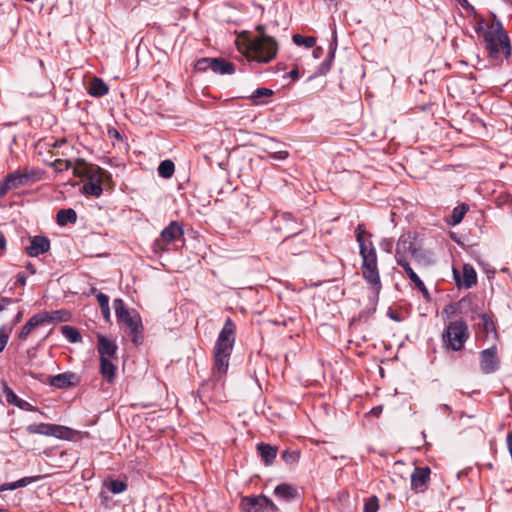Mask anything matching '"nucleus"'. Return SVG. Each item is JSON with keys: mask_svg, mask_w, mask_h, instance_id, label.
Here are the masks:
<instances>
[{"mask_svg": "<svg viewBox=\"0 0 512 512\" xmlns=\"http://www.w3.org/2000/svg\"><path fill=\"white\" fill-rule=\"evenodd\" d=\"M158 174L164 179H169L173 176L175 165L171 160H163L158 166Z\"/></svg>", "mask_w": 512, "mask_h": 512, "instance_id": "nucleus-33", "label": "nucleus"}, {"mask_svg": "<svg viewBox=\"0 0 512 512\" xmlns=\"http://www.w3.org/2000/svg\"><path fill=\"white\" fill-rule=\"evenodd\" d=\"M289 156L287 151H277L269 153V158L273 160L283 161Z\"/></svg>", "mask_w": 512, "mask_h": 512, "instance_id": "nucleus-54", "label": "nucleus"}, {"mask_svg": "<svg viewBox=\"0 0 512 512\" xmlns=\"http://www.w3.org/2000/svg\"><path fill=\"white\" fill-rule=\"evenodd\" d=\"M98 347L97 351L99 353L100 359L103 358H113L116 357L117 345L107 337L99 334L98 337Z\"/></svg>", "mask_w": 512, "mask_h": 512, "instance_id": "nucleus-19", "label": "nucleus"}, {"mask_svg": "<svg viewBox=\"0 0 512 512\" xmlns=\"http://www.w3.org/2000/svg\"><path fill=\"white\" fill-rule=\"evenodd\" d=\"M13 302H15V300L12 298L1 297L0 298V312L3 311L8 305L12 304Z\"/></svg>", "mask_w": 512, "mask_h": 512, "instance_id": "nucleus-58", "label": "nucleus"}, {"mask_svg": "<svg viewBox=\"0 0 512 512\" xmlns=\"http://www.w3.org/2000/svg\"><path fill=\"white\" fill-rule=\"evenodd\" d=\"M41 478H42L41 475L30 476V477H23V478H21V479L16 481L17 489L18 488H22V487H26L27 485H29L31 483L37 482Z\"/></svg>", "mask_w": 512, "mask_h": 512, "instance_id": "nucleus-50", "label": "nucleus"}, {"mask_svg": "<svg viewBox=\"0 0 512 512\" xmlns=\"http://www.w3.org/2000/svg\"><path fill=\"white\" fill-rule=\"evenodd\" d=\"M411 255L415 259V261H417L418 263H424V264L430 263V258L428 256V253L421 248H418L415 246Z\"/></svg>", "mask_w": 512, "mask_h": 512, "instance_id": "nucleus-44", "label": "nucleus"}, {"mask_svg": "<svg viewBox=\"0 0 512 512\" xmlns=\"http://www.w3.org/2000/svg\"><path fill=\"white\" fill-rule=\"evenodd\" d=\"M468 210H469V207L465 203H462V204L456 206L452 210V213H451L448 223L452 226L458 225L463 220V218Z\"/></svg>", "mask_w": 512, "mask_h": 512, "instance_id": "nucleus-30", "label": "nucleus"}, {"mask_svg": "<svg viewBox=\"0 0 512 512\" xmlns=\"http://www.w3.org/2000/svg\"><path fill=\"white\" fill-rule=\"evenodd\" d=\"M222 342L235 343L236 340V325L233 320L228 317L217 337Z\"/></svg>", "mask_w": 512, "mask_h": 512, "instance_id": "nucleus-25", "label": "nucleus"}, {"mask_svg": "<svg viewBox=\"0 0 512 512\" xmlns=\"http://www.w3.org/2000/svg\"><path fill=\"white\" fill-rule=\"evenodd\" d=\"M22 176H25V182L26 184L35 183L43 178L44 171L39 169H25L24 171H21Z\"/></svg>", "mask_w": 512, "mask_h": 512, "instance_id": "nucleus-38", "label": "nucleus"}, {"mask_svg": "<svg viewBox=\"0 0 512 512\" xmlns=\"http://www.w3.org/2000/svg\"><path fill=\"white\" fill-rule=\"evenodd\" d=\"M500 357L498 355L497 344L493 343L490 347L480 351L479 365L483 374H493L500 368Z\"/></svg>", "mask_w": 512, "mask_h": 512, "instance_id": "nucleus-7", "label": "nucleus"}, {"mask_svg": "<svg viewBox=\"0 0 512 512\" xmlns=\"http://www.w3.org/2000/svg\"><path fill=\"white\" fill-rule=\"evenodd\" d=\"M387 315L390 319H392L395 322L402 321L401 315L399 313H397L396 311L392 310L391 308L388 309Z\"/></svg>", "mask_w": 512, "mask_h": 512, "instance_id": "nucleus-57", "label": "nucleus"}, {"mask_svg": "<svg viewBox=\"0 0 512 512\" xmlns=\"http://www.w3.org/2000/svg\"><path fill=\"white\" fill-rule=\"evenodd\" d=\"M379 509V500L375 495L370 496L364 504V512H377Z\"/></svg>", "mask_w": 512, "mask_h": 512, "instance_id": "nucleus-46", "label": "nucleus"}, {"mask_svg": "<svg viewBox=\"0 0 512 512\" xmlns=\"http://www.w3.org/2000/svg\"><path fill=\"white\" fill-rule=\"evenodd\" d=\"M6 178L8 179V182H10L13 190L27 185L25 182V176H22L21 171L19 170L7 174Z\"/></svg>", "mask_w": 512, "mask_h": 512, "instance_id": "nucleus-36", "label": "nucleus"}, {"mask_svg": "<svg viewBox=\"0 0 512 512\" xmlns=\"http://www.w3.org/2000/svg\"><path fill=\"white\" fill-rule=\"evenodd\" d=\"M184 235L182 225L177 221H171L160 233V236L154 241L153 248L155 252L166 251V246Z\"/></svg>", "mask_w": 512, "mask_h": 512, "instance_id": "nucleus-6", "label": "nucleus"}, {"mask_svg": "<svg viewBox=\"0 0 512 512\" xmlns=\"http://www.w3.org/2000/svg\"><path fill=\"white\" fill-rule=\"evenodd\" d=\"M56 221L59 226L74 224L77 221V213L72 208L61 209L57 212Z\"/></svg>", "mask_w": 512, "mask_h": 512, "instance_id": "nucleus-29", "label": "nucleus"}, {"mask_svg": "<svg viewBox=\"0 0 512 512\" xmlns=\"http://www.w3.org/2000/svg\"><path fill=\"white\" fill-rule=\"evenodd\" d=\"M13 190L6 176L0 181V199H2L9 191Z\"/></svg>", "mask_w": 512, "mask_h": 512, "instance_id": "nucleus-52", "label": "nucleus"}, {"mask_svg": "<svg viewBox=\"0 0 512 512\" xmlns=\"http://www.w3.org/2000/svg\"><path fill=\"white\" fill-rule=\"evenodd\" d=\"M210 61H211V58H208V57L198 59L195 63V69L199 72H205L208 69L211 70L212 64H210Z\"/></svg>", "mask_w": 512, "mask_h": 512, "instance_id": "nucleus-49", "label": "nucleus"}, {"mask_svg": "<svg viewBox=\"0 0 512 512\" xmlns=\"http://www.w3.org/2000/svg\"><path fill=\"white\" fill-rule=\"evenodd\" d=\"M43 323H54V322H67L71 318V313L65 309L55 310V311H43L40 312Z\"/></svg>", "mask_w": 512, "mask_h": 512, "instance_id": "nucleus-22", "label": "nucleus"}, {"mask_svg": "<svg viewBox=\"0 0 512 512\" xmlns=\"http://www.w3.org/2000/svg\"><path fill=\"white\" fill-rule=\"evenodd\" d=\"M211 70L216 74H233L235 72V65L224 58H211Z\"/></svg>", "mask_w": 512, "mask_h": 512, "instance_id": "nucleus-23", "label": "nucleus"}, {"mask_svg": "<svg viewBox=\"0 0 512 512\" xmlns=\"http://www.w3.org/2000/svg\"><path fill=\"white\" fill-rule=\"evenodd\" d=\"M79 376L73 372L60 373L54 376H48V383L58 389H67L78 385Z\"/></svg>", "mask_w": 512, "mask_h": 512, "instance_id": "nucleus-17", "label": "nucleus"}, {"mask_svg": "<svg viewBox=\"0 0 512 512\" xmlns=\"http://www.w3.org/2000/svg\"><path fill=\"white\" fill-rule=\"evenodd\" d=\"M17 489L16 481L11 483H4L0 486V492L8 491V490H15Z\"/></svg>", "mask_w": 512, "mask_h": 512, "instance_id": "nucleus-59", "label": "nucleus"}, {"mask_svg": "<svg viewBox=\"0 0 512 512\" xmlns=\"http://www.w3.org/2000/svg\"><path fill=\"white\" fill-rule=\"evenodd\" d=\"M256 450L266 466H269L274 462L278 452L277 446L263 442L256 445Z\"/></svg>", "mask_w": 512, "mask_h": 512, "instance_id": "nucleus-21", "label": "nucleus"}, {"mask_svg": "<svg viewBox=\"0 0 512 512\" xmlns=\"http://www.w3.org/2000/svg\"><path fill=\"white\" fill-rule=\"evenodd\" d=\"M337 49V38L334 34L333 40L329 44V51L326 59L320 64L317 69L316 75H326L332 66V62L335 58V52Z\"/></svg>", "mask_w": 512, "mask_h": 512, "instance_id": "nucleus-24", "label": "nucleus"}, {"mask_svg": "<svg viewBox=\"0 0 512 512\" xmlns=\"http://www.w3.org/2000/svg\"><path fill=\"white\" fill-rule=\"evenodd\" d=\"M287 75L293 80H297L299 78V71L297 69H293Z\"/></svg>", "mask_w": 512, "mask_h": 512, "instance_id": "nucleus-64", "label": "nucleus"}, {"mask_svg": "<svg viewBox=\"0 0 512 512\" xmlns=\"http://www.w3.org/2000/svg\"><path fill=\"white\" fill-rule=\"evenodd\" d=\"M113 307L115 310V314L117 319L125 324L127 328L130 330V335L132 337V342L135 344H139L142 341V321L139 314L135 311H130L124 301L120 298H117L113 301Z\"/></svg>", "mask_w": 512, "mask_h": 512, "instance_id": "nucleus-4", "label": "nucleus"}, {"mask_svg": "<svg viewBox=\"0 0 512 512\" xmlns=\"http://www.w3.org/2000/svg\"><path fill=\"white\" fill-rule=\"evenodd\" d=\"M379 246L381 250L385 251L386 253H391L393 250L394 241L392 238H383L380 241Z\"/></svg>", "mask_w": 512, "mask_h": 512, "instance_id": "nucleus-51", "label": "nucleus"}, {"mask_svg": "<svg viewBox=\"0 0 512 512\" xmlns=\"http://www.w3.org/2000/svg\"><path fill=\"white\" fill-rule=\"evenodd\" d=\"M359 245V254L362 259L361 271L362 277L373 289L376 295H379L382 284L378 269L377 252L373 242L366 239L357 242Z\"/></svg>", "mask_w": 512, "mask_h": 512, "instance_id": "nucleus-1", "label": "nucleus"}, {"mask_svg": "<svg viewBox=\"0 0 512 512\" xmlns=\"http://www.w3.org/2000/svg\"><path fill=\"white\" fill-rule=\"evenodd\" d=\"M283 246L287 252L292 255H298L305 252L309 246L303 232L295 233L284 239Z\"/></svg>", "mask_w": 512, "mask_h": 512, "instance_id": "nucleus-14", "label": "nucleus"}, {"mask_svg": "<svg viewBox=\"0 0 512 512\" xmlns=\"http://www.w3.org/2000/svg\"><path fill=\"white\" fill-rule=\"evenodd\" d=\"M50 166L55 170V172L61 173L63 171L69 170L72 164L69 160L56 159L55 161L50 163Z\"/></svg>", "mask_w": 512, "mask_h": 512, "instance_id": "nucleus-45", "label": "nucleus"}, {"mask_svg": "<svg viewBox=\"0 0 512 512\" xmlns=\"http://www.w3.org/2000/svg\"><path fill=\"white\" fill-rule=\"evenodd\" d=\"M26 431L29 434L53 436L59 439H69L72 434V430L68 427L49 423H38L28 425L26 427Z\"/></svg>", "mask_w": 512, "mask_h": 512, "instance_id": "nucleus-8", "label": "nucleus"}, {"mask_svg": "<svg viewBox=\"0 0 512 512\" xmlns=\"http://www.w3.org/2000/svg\"><path fill=\"white\" fill-rule=\"evenodd\" d=\"M399 266H401L405 273L407 274V277L409 278V280L411 282H413L415 284V286L419 285L421 282H423L419 276L415 273V271L411 268L410 264L408 263V261H402L401 264H399Z\"/></svg>", "mask_w": 512, "mask_h": 512, "instance_id": "nucleus-42", "label": "nucleus"}, {"mask_svg": "<svg viewBox=\"0 0 512 512\" xmlns=\"http://www.w3.org/2000/svg\"><path fill=\"white\" fill-rule=\"evenodd\" d=\"M61 332L70 343H78L82 341L80 332L73 326H62Z\"/></svg>", "mask_w": 512, "mask_h": 512, "instance_id": "nucleus-34", "label": "nucleus"}, {"mask_svg": "<svg viewBox=\"0 0 512 512\" xmlns=\"http://www.w3.org/2000/svg\"><path fill=\"white\" fill-rule=\"evenodd\" d=\"M431 470L428 466L415 467L411 474V488L415 492H424L428 489Z\"/></svg>", "mask_w": 512, "mask_h": 512, "instance_id": "nucleus-13", "label": "nucleus"}, {"mask_svg": "<svg viewBox=\"0 0 512 512\" xmlns=\"http://www.w3.org/2000/svg\"><path fill=\"white\" fill-rule=\"evenodd\" d=\"M415 237L411 235V233L403 234L399 237L396 244V253L395 259L397 264H401L402 261H407V254H412L413 249L415 248L414 244Z\"/></svg>", "mask_w": 512, "mask_h": 512, "instance_id": "nucleus-15", "label": "nucleus"}, {"mask_svg": "<svg viewBox=\"0 0 512 512\" xmlns=\"http://www.w3.org/2000/svg\"><path fill=\"white\" fill-rule=\"evenodd\" d=\"M10 331H11V328L6 329L5 326H2L0 328V353L5 349L8 341H9Z\"/></svg>", "mask_w": 512, "mask_h": 512, "instance_id": "nucleus-48", "label": "nucleus"}, {"mask_svg": "<svg viewBox=\"0 0 512 512\" xmlns=\"http://www.w3.org/2000/svg\"><path fill=\"white\" fill-rule=\"evenodd\" d=\"M256 30L260 35L249 42V53L251 54L252 60L261 63H269L277 55V42L273 37L265 34V28L263 25H258Z\"/></svg>", "mask_w": 512, "mask_h": 512, "instance_id": "nucleus-2", "label": "nucleus"}, {"mask_svg": "<svg viewBox=\"0 0 512 512\" xmlns=\"http://www.w3.org/2000/svg\"><path fill=\"white\" fill-rule=\"evenodd\" d=\"M453 278L458 288L470 289L477 283V273L472 265L464 264L462 274L453 268Z\"/></svg>", "mask_w": 512, "mask_h": 512, "instance_id": "nucleus-12", "label": "nucleus"}, {"mask_svg": "<svg viewBox=\"0 0 512 512\" xmlns=\"http://www.w3.org/2000/svg\"><path fill=\"white\" fill-rule=\"evenodd\" d=\"M285 463L293 465L298 462L300 452L297 450H284L281 455Z\"/></svg>", "mask_w": 512, "mask_h": 512, "instance_id": "nucleus-43", "label": "nucleus"}, {"mask_svg": "<svg viewBox=\"0 0 512 512\" xmlns=\"http://www.w3.org/2000/svg\"><path fill=\"white\" fill-rule=\"evenodd\" d=\"M234 344L229 342H222L217 339L214 347V353L222 354L224 356H231Z\"/></svg>", "mask_w": 512, "mask_h": 512, "instance_id": "nucleus-39", "label": "nucleus"}, {"mask_svg": "<svg viewBox=\"0 0 512 512\" xmlns=\"http://www.w3.org/2000/svg\"><path fill=\"white\" fill-rule=\"evenodd\" d=\"M82 190L83 193L95 197H100L103 192L102 186L100 184H95L88 181L84 183Z\"/></svg>", "mask_w": 512, "mask_h": 512, "instance_id": "nucleus-40", "label": "nucleus"}, {"mask_svg": "<svg viewBox=\"0 0 512 512\" xmlns=\"http://www.w3.org/2000/svg\"><path fill=\"white\" fill-rule=\"evenodd\" d=\"M16 283L24 286L26 284V276L25 274L23 273H19L17 276H16Z\"/></svg>", "mask_w": 512, "mask_h": 512, "instance_id": "nucleus-61", "label": "nucleus"}, {"mask_svg": "<svg viewBox=\"0 0 512 512\" xmlns=\"http://www.w3.org/2000/svg\"><path fill=\"white\" fill-rule=\"evenodd\" d=\"M30 245L25 248L30 257H37L50 249V240L46 236L35 235L29 237Z\"/></svg>", "mask_w": 512, "mask_h": 512, "instance_id": "nucleus-16", "label": "nucleus"}, {"mask_svg": "<svg viewBox=\"0 0 512 512\" xmlns=\"http://www.w3.org/2000/svg\"><path fill=\"white\" fill-rule=\"evenodd\" d=\"M469 337V328L464 319L450 321L441 335L443 348L453 352L462 351Z\"/></svg>", "mask_w": 512, "mask_h": 512, "instance_id": "nucleus-3", "label": "nucleus"}, {"mask_svg": "<svg viewBox=\"0 0 512 512\" xmlns=\"http://www.w3.org/2000/svg\"><path fill=\"white\" fill-rule=\"evenodd\" d=\"M274 92L268 88H257L250 96L252 103L256 105L264 104L266 101L264 98L271 97Z\"/></svg>", "mask_w": 512, "mask_h": 512, "instance_id": "nucleus-31", "label": "nucleus"}, {"mask_svg": "<svg viewBox=\"0 0 512 512\" xmlns=\"http://www.w3.org/2000/svg\"><path fill=\"white\" fill-rule=\"evenodd\" d=\"M44 325L43 318L39 313L33 315L26 324L21 328L18 333V338L20 340H26L29 334L37 327Z\"/></svg>", "mask_w": 512, "mask_h": 512, "instance_id": "nucleus-26", "label": "nucleus"}, {"mask_svg": "<svg viewBox=\"0 0 512 512\" xmlns=\"http://www.w3.org/2000/svg\"><path fill=\"white\" fill-rule=\"evenodd\" d=\"M293 42L298 46H305L307 48H312L316 44L315 37H305L300 34H294L292 36Z\"/></svg>", "mask_w": 512, "mask_h": 512, "instance_id": "nucleus-41", "label": "nucleus"}, {"mask_svg": "<svg viewBox=\"0 0 512 512\" xmlns=\"http://www.w3.org/2000/svg\"><path fill=\"white\" fill-rule=\"evenodd\" d=\"M116 370L117 367L110 358L102 357V359H100V374L108 383H112L114 381Z\"/></svg>", "mask_w": 512, "mask_h": 512, "instance_id": "nucleus-28", "label": "nucleus"}, {"mask_svg": "<svg viewBox=\"0 0 512 512\" xmlns=\"http://www.w3.org/2000/svg\"><path fill=\"white\" fill-rule=\"evenodd\" d=\"M370 413L376 417H379L380 414L382 413V406H376V407H373L370 411Z\"/></svg>", "mask_w": 512, "mask_h": 512, "instance_id": "nucleus-62", "label": "nucleus"}, {"mask_svg": "<svg viewBox=\"0 0 512 512\" xmlns=\"http://www.w3.org/2000/svg\"><path fill=\"white\" fill-rule=\"evenodd\" d=\"M0 388L2 390L3 395L5 396V399L7 403L14 405L20 409H24L26 406H29V410H34V408L31 407V405L26 402L25 400L20 399L14 391L8 386L7 382L2 381L0 383Z\"/></svg>", "mask_w": 512, "mask_h": 512, "instance_id": "nucleus-20", "label": "nucleus"}, {"mask_svg": "<svg viewBox=\"0 0 512 512\" xmlns=\"http://www.w3.org/2000/svg\"><path fill=\"white\" fill-rule=\"evenodd\" d=\"M77 162L85 167L83 170L75 167L73 169V175L75 177H86L88 182L100 184L102 186L103 179L107 175L105 170L96 165H87L82 159H78Z\"/></svg>", "mask_w": 512, "mask_h": 512, "instance_id": "nucleus-11", "label": "nucleus"}, {"mask_svg": "<svg viewBox=\"0 0 512 512\" xmlns=\"http://www.w3.org/2000/svg\"><path fill=\"white\" fill-rule=\"evenodd\" d=\"M229 359L230 356L214 353V370L220 375L225 374L229 367Z\"/></svg>", "mask_w": 512, "mask_h": 512, "instance_id": "nucleus-32", "label": "nucleus"}, {"mask_svg": "<svg viewBox=\"0 0 512 512\" xmlns=\"http://www.w3.org/2000/svg\"><path fill=\"white\" fill-rule=\"evenodd\" d=\"M242 512H277L278 508L264 495L246 496L241 501Z\"/></svg>", "mask_w": 512, "mask_h": 512, "instance_id": "nucleus-9", "label": "nucleus"}, {"mask_svg": "<svg viewBox=\"0 0 512 512\" xmlns=\"http://www.w3.org/2000/svg\"><path fill=\"white\" fill-rule=\"evenodd\" d=\"M102 315L104 319L108 322L110 320V308L109 306L106 309H101Z\"/></svg>", "mask_w": 512, "mask_h": 512, "instance_id": "nucleus-63", "label": "nucleus"}, {"mask_svg": "<svg viewBox=\"0 0 512 512\" xmlns=\"http://www.w3.org/2000/svg\"><path fill=\"white\" fill-rule=\"evenodd\" d=\"M485 30H486V29L484 28V21H483V20L479 21V22L477 23V25L475 26V32H476L477 34H480V33H482V34H483Z\"/></svg>", "mask_w": 512, "mask_h": 512, "instance_id": "nucleus-60", "label": "nucleus"}, {"mask_svg": "<svg viewBox=\"0 0 512 512\" xmlns=\"http://www.w3.org/2000/svg\"><path fill=\"white\" fill-rule=\"evenodd\" d=\"M484 32H491L492 34L502 36V39H507L508 34L504 30L502 22L497 18L496 15H493V21L489 27Z\"/></svg>", "mask_w": 512, "mask_h": 512, "instance_id": "nucleus-37", "label": "nucleus"}, {"mask_svg": "<svg viewBox=\"0 0 512 512\" xmlns=\"http://www.w3.org/2000/svg\"><path fill=\"white\" fill-rule=\"evenodd\" d=\"M457 2L469 13L476 15V10L474 6H472L468 0H457Z\"/></svg>", "mask_w": 512, "mask_h": 512, "instance_id": "nucleus-56", "label": "nucleus"}, {"mask_svg": "<svg viewBox=\"0 0 512 512\" xmlns=\"http://www.w3.org/2000/svg\"><path fill=\"white\" fill-rule=\"evenodd\" d=\"M355 237L357 242H361L365 240V237L371 238L372 234L366 231L365 225L361 223L355 229Z\"/></svg>", "mask_w": 512, "mask_h": 512, "instance_id": "nucleus-47", "label": "nucleus"}, {"mask_svg": "<svg viewBox=\"0 0 512 512\" xmlns=\"http://www.w3.org/2000/svg\"><path fill=\"white\" fill-rule=\"evenodd\" d=\"M274 495L283 501H291L299 497L298 489L295 485L290 483H281L274 489Z\"/></svg>", "mask_w": 512, "mask_h": 512, "instance_id": "nucleus-18", "label": "nucleus"}, {"mask_svg": "<svg viewBox=\"0 0 512 512\" xmlns=\"http://www.w3.org/2000/svg\"><path fill=\"white\" fill-rule=\"evenodd\" d=\"M108 91V85L101 78L98 77H94L91 80L89 87L87 89V92L90 96L97 98L103 97L108 93Z\"/></svg>", "mask_w": 512, "mask_h": 512, "instance_id": "nucleus-27", "label": "nucleus"}, {"mask_svg": "<svg viewBox=\"0 0 512 512\" xmlns=\"http://www.w3.org/2000/svg\"><path fill=\"white\" fill-rule=\"evenodd\" d=\"M97 300L100 309H106L109 306V297L104 293H97Z\"/></svg>", "mask_w": 512, "mask_h": 512, "instance_id": "nucleus-53", "label": "nucleus"}, {"mask_svg": "<svg viewBox=\"0 0 512 512\" xmlns=\"http://www.w3.org/2000/svg\"><path fill=\"white\" fill-rule=\"evenodd\" d=\"M480 321L477 324L478 339L483 342H487L492 339L496 343L499 339V335L496 329V324L493 317L488 313L479 314Z\"/></svg>", "mask_w": 512, "mask_h": 512, "instance_id": "nucleus-10", "label": "nucleus"}, {"mask_svg": "<svg viewBox=\"0 0 512 512\" xmlns=\"http://www.w3.org/2000/svg\"><path fill=\"white\" fill-rule=\"evenodd\" d=\"M483 38L488 56L492 61L502 63L503 60L510 57L512 48L509 37L505 40L500 35L484 32Z\"/></svg>", "mask_w": 512, "mask_h": 512, "instance_id": "nucleus-5", "label": "nucleus"}, {"mask_svg": "<svg viewBox=\"0 0 512 512\" xmlns=\"http://www.w3.org/2000/svg\"><path fill=\"white\" fill-rule=\"evenodd\" d=\"M417 289L421 292L423 298L426 300V301H430L431 300V295L428 291V289L426 288L424 282H421L419 285L416 286Z\"/></svg>", "mask_w": 512, "mask_h": 512, "instance_id": "nucleus-55", "label": "nucleus"}, {"mask_svg": "<svg viewBox=\"0 0 512 512\" xmlns=\"http://www.w3.org/2000/svg\"><path fill=\"white\" fill-rule=\"evenodd\" d=\"M104 486L113 494H120L127 489V483L118 479L107 480Z\"/></svg>", "mask_w": 512, "mask_h": 512, "instance_id": "nucleus-35", "label": "nucleus"}]
</instances>
